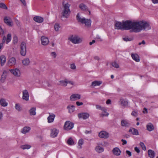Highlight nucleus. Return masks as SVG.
<instances>
[{
  "instance_id": "nucleus-1",
  "label": "nucleus",
  "mask_w": 158,
  "mask_h": 158,
  "mask_svg": "<svg viewBox=\"0 0 158 158\" xmlns=\"http://www.w3.org/2000/svg\"><path fill=\"white\" fill-rule=\"evenodd\" d=\"M136 22H132L130 20L123 21L122 23L118 22L115 23V29L122 30H128L131 29L132 31L134 32V29L136 28Z\"/></svg>"
},
{
  "instance_id": "nucleus-2",
  "label": "nucleus",
  "mask_w": 158,
  "mask_h": 158,
  "mask_svg": "<svg viewBox=\"0 0 158 158\" xmlns=\"http://www.w3.org/2000/svg\"><path fill=\"white\" fill-rule=\"evenodd\" d=\"M151 28V27L148 22L143 21L136 22V28L134 29V32H139L143 29L148 30Z\"/></svg>"
},
{
  "instance_id": "nucleus-3",
  "label": "nucleus",
  "mask_w": 158,
  "mask_h": 158,
  "mask_svg": "<svg viewBox=\"0 0 158 158\" xmlns=\"http://www.w3.org/2000/svg\"><path fill=\"white\" fill-rule=\"evenodd\" d=\"M70 5L67 3L63 5L64 9L62 13V15L64 17H68L70 13V10L69 8Z\"/></svg>"
},
{
  "instance_id": "nucleus-4",
  "label": "nucleus",
  "mask_w": 158,
  "mask_h": 158,
  "mask_svg": "<svg viewBox=\"0 0 158 158\" xmlns=\"http://www.w3.org/2000/svg\"><path fill=\"white\" fill-rule=\"evenodd\" d=\"M76 17L78 22H81L82 23L85 24L86 26H90L91 25L90 20L86 19L85 18H81L79 13L77 14Z\"/></svg>"
},
{
  "instance_id": "nucleus-5",
  "label": "nucleus",
  "mask_w": 158,
  "mask_h": 158,
  "mask_svg": "<svg viewBox=\"0 0 158 158\" xmlns=\"http://www.w3.org/2000/svg\"><path fill=\"white\" fill-rule=\"evenodd\" d=\"M69 40L73 43L74 44H79L82 41L81 39L76 35L71 36L69 37Z\"/></svg>"
},
{
  "instance_id": "nucleus-6",
  "label": "nucleus",
  "mask_w": 158,
  "mask_h": 158,
  "mask_svg": "<svg viewBox=\"0 0 158 158\" xmlns=\"http://www.w3.org/2000/svg\"><path fill=\"white\" fill-rule=\"evenodd\" d=\"M73 125L74 124L72 122L67 121L65 123L64 128L66 130H69L73 128Z\"/></svg>"
},
{
  "instance_id": "nucleus-7",
  "label": "nucleus",
  "mask_w": 158,
  "mask_h": 158,
  "mask_svg": "<svg viewBox=\"0 0 158 158\" xmlns=\"http://www.w3.org/2000/svg\"><path fill=\"white\" fill-rule=\"evenodd\" d=\"M26 44L24 42H22L20 45V54L22 56H25L26 54Z\"/></svg>"
},
{
  "instance_id": "nucleus-8",
  "label": "nucleus",
  "mask_w": 158,
  "mask_h": 158,
  "mask_svg": "<svg viewBox=\"0 0 158 158\" xmlns=\"http://www.w3.org/2000/svg\"><path fill=\"white\" fill-rule=\"evenodd\" d=\"M11 73L16 77H20L21 75V72L20 70L18 69H11L9 70Z\"/></svg>"
},
{
  "instance_id": "nucleus-9",
  "label": "nucleus",
  "mask_w": 158,
  "mask_h": 158,
  "mask_svg": "<svg viewBox=\"0 0 158 158\" xmlns=\"http://www.w3.org/2000/svg\"><path fill=\"white\" fill-rule=\"evenodd\" d=\"M22 99L26 101H28L29 95L27 90L26 89L23 90L22 92Z\"/></svg>"
},
{
  "instance_id": "nucleus-10",
  "label": "nucleus",
  "mask_w": 158,
  "mask_h": 158,
  "mask_svg": "<svg viewBox=\"0 0 158 158\" xmlns=\"http://www.w3.org/2000/svg\"><path fill=\"white\" fill-rule=\"evenodd\" d=\"M4 21L5 23L9 26L11 27L13 26V22L10 17L7 16L5 17L4 19Z\"/></svg>"
},
{
  "instance_id": "nucleus-11",
  "label": "nucleus",
  "mask_w": 158,
  "mask_h": 158,
  "mask_svg": "<svg viewBox=\"0 0 158 158\" xmlns=\"http://www.w3.org/2000/svg\"><path fill=\"white\" fill-rule=\"evenodd\" d=\"M89 116V114L87 113H82L78 114V117L79 118H82L84 119L88 118Z\"/></svg>"
},
{
  "instance_id": "nucleus-12",
  "label": "nucleus",
  "mask_w": 158,
  "mask_h": 158,
  "mask_svg": "<svg viewBox=\"0 0 158 158\" xmlns=\"http://www.w3.org/2000/svg\"><path fill=\"white\" fill-rule=\"evenodd\" d=\"M80 95L78 94H73L70 97V100L71 101H74L80 99Z\"/></svg>"
},
{
  "instance_id": "nucleus-13",
  "label": "nucleus",
  "mask_w": 158,
  "mask_h": 158,
  "mask_svg": "<svg viewBox=\"0 0 158 158\" xmlns=\"http://www.w3.org/2000/svg\"><path fill=\"white\" fill-rule=\"evenodd\" d=\"M98 135L100 138L105 139L108 138L109 136L108 133L104 131H101L99 133Z\"/></svg>"
},
{
  "instance_id": "nucleus-14",
  "label": "nucleus",
  "mask_w": 158,
  "mask_h": 158,
  "mask_svg": "<svg viewBox=\"0 0 158 158\" xmlns=\"http://www.w3.org/2000/svg\"><path fill=\"white\" fill-rule=\"evenodd\" d=\"M59 131L56 129L54 128L51 130V136L53 138L56 137L58 135Z\"/></svg>"
},
{
  "instance_id": "nucleus-15",
  "label": "nucleus",
  "mask_w": 158,
  "mask_h": 158,
  "mask_svg": "<svg viewBox=\"0 0 158 158\" xmlns=\"http://www.w3.org/2000/svg\"><path fill=\"white\" fill-rule=\"evenodd\" d=\"M49 115L48 117V122L49 123H52L56 117L55 114H53L49 113Z\"/></svg>"
},
{
  "instance_id": "nucleus-16",
  "label": "nucleus",
  "mask_w": 158,
  "mask_h": 158,
  "mask_svg": "<svg viewBox=\"0 0 158 158\" xmlns=\"http://www.w3.org/2000/svg\"><path fill=\"white\" fill-rule=\"evenodd\" d=\"M41 40L42 44L44 45L48 44L49 42L48 39L44 36L41 37Z\"/></svg>"
},
{
  "instance_id": "nucleus-17",
  "label": "nucleus",
  "mask_w": 158,
  "mask_h": 158,
  "mask_svg": "<svg viewBox=\"0 0 158 158\" xmlns=\"http://www.w3.org/2000/svg\"><path fill=\"white\" fill-rule=\"evenodd\" d=\"M16 59L14 57L11 58L8 62V64L9 66L15 65L16 63Z\"/></svg>"
},
{
  "instance_id": "nucleus-18",
  "label": "nucleus",
  "mask_w": 158,
  "mask_h": 158,
  "mask_svg": "<svg viewBox=\"0 0 158 158\" xmlns=\"http://www.w3.org/2000/svg\"><path fill=\"white\" fill-rule=\"evenodd\" d=\"M121 125L122 127H128L130 126V123L128 120L123 119L122 120Z\"/></svg>"
},
{
  "instance_id": "nucleus-19",
  "label": "nucleus",
  "mask_w": 158,
  "mask_h": 158,
  "mask_svg": "<svg viewBox=\"0 0 158 158\" xmlns=\"http://www.w3.org/2000/svg\"><path fill=\"white\" fill-rule=\"evenodd\" d=\"M131 56L132 58L133 59L135 60V61L138 62L140 60L139 57V55L137 54L134 53H131Z\"/></svg>"
},
{
  "instance_id": "nucleus-20",
  "label": "nucleus",
  "mask_w": 158,
  "mask_h": 158,
  "mask_svg": "<svg viewBox=\"0 0 158 158\" xmlns=\"http://www.w3.org/2000/svg\"><path fill=\"white\" fill-rule=\"evenodd\" d=\"M33 20L39 23H41L44 21V19L42 17L37 16H35L33 18Z\"/></svg>"
},
{
  "instance_id": "nucleus-21",
  "label": "nucleus",
  "mask_w": 158,
  "mask_h": 158,
  "mask_svg": "<svg viewBox=\"0 0 158 158\" xmlns=\"http://www.w3.org/2000/svg\"><path fill=\"white\" fill-rule=\"evenodd\" d=\"M112 152L114 155L117 156L120 155L121 153V151L117 147L114 148Z\"/></svg>"
},
{
  "instance_id": "nucleus-22",
  "label": "nucleus",
  "mask_w": 158,
  "mask_h": 158,
  "mask_svg": "<svg viewBox=\"0 0 158 158\" xmlns=\"http://www.w3.org/2000/svg\"><path fill=\"white\" fill-rule=\"evenodd\" d=\"M148 152L149 157L150 158H154V157L155 153L153 150L151 149L148 150Z\"/></svg>"
},
{
  "instance_id": "nucleus-23",
  "label": "nucleus",
  "mask_w": 158,
  "mask_h": 158,
  "mask_svg": "<svg viewBox=\"0 0 158 158\" xmlns=\"http://www.w3.org/2000/svg\"><path fill=\"white\" fill-rule=\"evenodd\" d=\"M22 62L23 65L25 66H27L29 64L30 61L28 58H27L23 60H22Z\"/></svg>"
},
{
  "instance_id": "nucleus-24",
  "label": "nucleus",
  "mask_w": 158,
  "mask_h": 158,
  "mask_svg": "<svg viewBox=\"0 0 158 158\" xmlns=\"http://www.w3.org/2000/svg\"><path fill=\"white\" fill-rule=\"evenodd\" d=\"M129 132H131L132 134L134 135H139L138 130L134 128H131L129 130Z\"/></svg>"
},
{
  "instance_id": "nucleus-25",
  "label": "nucleus",
  "mask_w": 158,
  "mask_h": 158,
  "mask_svg": "<svg viewBox=\"0 0 158 158\" xmlns=\"http://www.w3.org/2000/svg\"><path fill=\"white\" fill-rule=\"evenodd\" d=\"M29 112L30 115H35L36 114V108L32 107L29 110Z\"/></svg>"
},
{
  "instance_id": "nucleus-26",
  "label": "nucleus",
  "mask_w": 158,
  "mask_h": 158,
  "mask_svg": "<svg viewBox=\"0 0 158 158\" xmlns=\"http://www.w3.org/2000/svg\"><path fill=\"white\" fill-rule=\"evenodd\" d=\"M0 104L3 107H6L8 105V103L6 102V100L3 98H1L0 100Z\"/></svg>"
},
{
  "instance_id": "nucleus-27",
  "label": "nucleus",
  "mask_w": 158,
  "mask_h": 158,
  "mask_svg": "<svg viewBox=\"0 0 158 158\" xmlns=\"http://www.w3.org/2000/svg\"><path fill=\"white\" fill-rule=\"evenodd\" d=\"M147 129L149 131H151L154 129L153 125L151 123H148L146 126Z\"/></svg>"
},
{
  "instance_id": "nucleus-28",
  "label": "nucleus",
  "mask_w": 158,
  "mask_h": 158,
  "mask_svg": "<svg viewBox=\"0 0 158 158\" xmlns=\"http://www.w3.org/2000/svg\"><path fill=\"white\" fill-rule=\"evenodd\" d=\"M31 129L30 128L28 127H24L21 131V132L24 134H25L29 132Z\"/></svg>"
},
{
  "instance_id": "nucleus-29",
  "label": "nucleus",
  "mask_w": 158,
  "mask_h": 158,
  "mask_svg": "<svg viewBox=\"0 0 158 158\" xmlns=\"http://www.w3.org/2000/svg\"><path fill=\"white\" fill-rule=\"evenodd\" d=\"M0 60L2 66H3L6 61V58L4 56L2 55L0 57Z\"/></svg>"
},
{
  "instance_id": "nucleus-30",
  "label": "nucleus",
  "mask_w": 158,
  "mask_h": 158,
  "mask_svg": "<svg viewBox=\"0 0 158 158\" xmlns=\"http://www.w3.org/2000/svg\"><path fill=\"white\" fill-rule=\"evenodd\" d=\"M67 108L68 109L69 112L70 113L73 112L75 110V106L72 105L68 106Z\"/></svg>"
},
{
  "instance_id": "nucleus-31",
  "label": "nucleus",
  "mask_w": 158,
  "mask_h": 158,
  "mask_svg": "<svg viewBox=\"0 0 158 158\" xmlns=\"http://www.w3.org/2000/svg\"><path fill=\"white\" fill-rule=\"evenodd\" d=\"M80 9L86 11L88 10L87 6L83 3L81 4L79 6Z\"/></svg>"
},
{
  "instance_id": "nucleus-32",
  "label": "nucleus",
  "mask_w": 158,
  "mask_h": 158,
  "mask_svg": "<svg viewBox=\"0 0 158 158\" xmlns=\"http://www.w3.org/2000/svg\"><path fill=\"white\" fill-rule=\"evenodd\" d=\"M102 83V82L100 81H94L92 83V85L94 86L100 85Z\"/></svg>"
},
{
  "instance_id": "nucleus-33",
  "label": "nucleus",
  "mask_w": 158,
  "mask_h": 158,
  "mask_svg": "<svg viewBox=\"0 0 158 158\" xmlns=\"http://www.w3.org/2000/svg\"><path fill=\"white\" fill-rule=\"evenodd\" d=\"M96 151L98 153H101L104 151L103 148L100 146H98L95 148Z\"/></svg>"
},
{
  "instance_id": "nucleus-34",
  "label": "nucleus",
  "mask_w": 158,
  "mask_h": 158,
  "mask_svg": "<svg viewBox=\"0 0 158 158\" xmlns=\"http://www.w3.org/2000/svg\"><path fill=\"white\" fill-rule=\"evenodd\" d=\"M31 146L28 144H25L21 146L20 148L23 150L28 149L30 148Z\"/></svg>"
},
{
  "instance_id": "nucleus-35",
  "label": "nucleus",
  "mask_w": 158,
  "mask_h": 158,
  "mask_svg": "<svg viewBox=\"0 0 158 158\" xmlns=\"http://www.w3.org/2000/svg\"><path fill=\"white\" fill-rule=\"evenodd\" d=\"M74 141L72 138H70L67 141V143L69 145H73L74 144Z\"/></svg>"
},
{
  "instance_id": "nucleus-36",
  "label": "nucleus",
  "mask_w": 158,
  "mask_h": 158,
  "mask_svg": "<svg viewBox=\"0 0 158 158\" xmlns=\"http://www.w3.org/2000/svg\"><path fill=\"white\" fill-rule=\"evenodd\" d=\"M120 102L121 105L123 106L127 105L128 103L127 100L123 99H121L120 100Z\"/></svg>"
},
{
  "instance_id": "nucleus-37",
  "label": "nucleus",
  "mask_w": 158,
  "mask_h": 158,
  "mask_svg": "<svg viewBox=\"0 0 158 158\" xmlns=\"http://www.w3.org/2000/svg\"><path fill=\"white\" fill-rule=\"evenodd\" d=\"M11 37L10 34H8L7 36L6 43L8 44L11 40Z\"/></svg>"
},
{
  "instance_id": "nucleus-38",
  "label": "nucleus",
  "mask_w": 158,
  "mask_h": 158,
  "mask_svg": "<svg viewBox=\"0 0 158 158\" xmlns=\"http://www.w3.org/2000/svg\"><path fill=\"white\" fill-rule=\"evenodd\" d=\"M96 108L97 109L100 110H102L103 111H105L106 110V109L104 107H102L101 106L96 105Z\"/></svg>"
},
{
  "instance_id": "nucleus-39",
  "label": "nucleus",
  "mask_w": 158,
  "mask_h": 158,
  "mask_svg": "<svg viewBox=\"0 0 158 158\" xmlns=\"http://www.w3.org/2000/svg\"><path fill=\"white\" fill-rule=\"evenodd\" d=\"M107 110L105 111H102V113L100 114V116L102 117L104 116H107L109 115V113L106 112Z\"/></svg>"
},
{
  "instance_id": "nucleus-40",
  "label": "nucleus",
  "mask_w": 158,
  "mask_h": 158,
  "mask_svg": "<svg viewBox=\"0 0 158 158\" xmlns=\"http://www.w3.org/2000/svg\"><path fill=\"white\" fill-rule=\"evenodd\" d=\"M54 29L55 31H58L59 30V29L60 28V26L59 24L56 23L54 26Z\"/></svg>"
},
{
  "instance_id": "nucleus-41",
  "label": "nucleus",
  "mask_w": 158,
  "mask_h": 158,
  "mask_svg": "<svg viewBox=\"0 0 158 158\" xmlns=\"http://www.w3.org/2000/svg\"><path fill=\"white\" fill-rule=\"evenodd\" d=\"M84 143V140L82 139H80L78 142V148H81V145Z\"/></svg>"
},
{
  "instance_id": "nucleus-42",
  "label": "nucleus",
  "mask_w": 158,
  "mask_h": 158,
  "mask_svg": "<svg viewBox=\"0 0 158 158\" xmlns=\"http://www.w3.org/2000/svg\"><path fill=\"white\" fill-rule=\"evenodd\" d=\"M111 65L113 67L115 68H119L118 64L115 61L112 62Z\"/></svg>"
},
{
  "instance_id": "nucleus-43",
  "label": "nucleus",
  "mask_w": 158,
  "mask_h": 158,
  "mask_svg": "<svg viewBox=\"0 0 158 158\" xmlns=\"http://www.w3.org/2000/svg\"><path fill=\"white\" fill-rule=\"evenodd\" d=\"M7 72L6 70H4L3 72V73L1 77V80L2 81H4L6 78V74L7 73Z\"/></svg>"
},
{
  "instance_id": "nucleus-44",
  "label": "nucleus",
  "mask_w": 158,
  "mask_h": 158,
  "mask_svg": "<svg viewBox=\"0 0 158 158\" xmlns=\"http://www.w3.org/2000/svg\"><path fill=\"white\" fill-rule=\"evenodd\" d=\"M60 85L62 86H66L67 84V81H60Z\"/></svg>"
},
{
  "instance_id": "nucleus-45",
  "label": "nucleus",
  "mask_w": 158,
  "mask_h": 158,
  "mask_svg": "<svg viewBox=\"0 0 158 158\" xmlns=\"http://www.w3.org/2000/svg\"><path fill=\"white\" fill-rule=\"evenodd\" d=\"M0 8L6 10H7L8 9L6 5L3 3H0Z\"/></svg>"
},
{
  "instance_id": "nucleus-46",
  "label": "nucleus",
  "mask_w": 158,
  "mask_h": 158,
  "mask_svg": "<svg viewBox=\"0 0 158 158\" xmlns=\"http://www.w3.org/2000/svg\"><path fill=\"white\" fill-rule=\"evenodd\" d=\"M123 39L125 41H131L133 40V39L132 38H129L128 36H126L123 38Z\"/></svg>"
},
{
  "instance_id": "nucleus-47",
  "label": "nucleus",
  "mask_w": 158,
  "mask_h": 158,
  "mask_svg": "<svg viewBox=\"0 0 158 158\" xmlns=\"http://www.w3.org/2000/svg\"><path fill=\"white\" fill-rule=\"evenodd\" d=\"M15 109L19 111H21V108L19 105L18 104H16L15 106Z\"/></svg>"
},
{
  "instance_id": "nucleus-48",
  "label": "nucleus",
  "mask_w": 158,
  "mask_h": 158,
  "mask_svg": "<svg viewBox=\"0 0 158 158\" xmlns=\"http://www.w3.org/2000/svg\"><path fill=\"white\" fill-rule=\"evenodd\" d=\"M139 145L143 150L144 151H145L146 150V147L144 143L143 142H140Z\"/></svg>"
},
{
  "instance_id": "nucleus-49",
  "label": "nucleus",
  "mask_w": 158,
  "mask_h": 158,
  "mask_svg": "<svg viewBox=\"0 0 158 158\" xmlns=\"http://www.w3.org/2000/svg\"><path fill=\"white\" fill-rule=\"evenodd\" d=\"M18 38L16 36H15L13 38V42L14 44H16L18 42Z\"/></svg>"
},
{
  "instance_id": "nucleus-50",
  "label": "nucleus",
  "mask_w": 158,
  "mask_h": 158,
  "mask_svg": "<svg viewBox=\"0 0 158 158\" xmlns=\"http://www.w3.org/2000/svg\"><path fill=\"white\" fill-rule=\"evenodd\" d=\"M131 114L133 116L136 117L138 115V111H137L134 110L132 112Z\"/></svg>"
},
{
  "instance_id": "nucleus-51",
  "label": "nucleus",
  "mask_w": 158,
  "mask_h": 158,
  "mask_svg": "<svg viewBox=\"0 0 158 158\" xmlns=\"http://www.w3.org/2000/svg\"><path fill=\"white\" fill-rule=\"evenodd\" d=\"M51 56L53 58H55L56 56V54L55 52H52L50 54Z\"/></svg>"
},
{
  "instance_id": "nucleus-52",
  "label": "nucleus",
  "mask_w": 158,
  "mask_h": 158,
  "mask_svg": "<svg viewBox=\"0 0 158 158\" xmlns=\"http://www.w3.org/2000/svg\"><path fill=\"white\" fill-rule=\"evenodd\" d=\"M70 68L72 69H75L76 66L74 64H72L70 65Z\"/></svg>"
},
{
  "instance_id": "nucleus-53",
  "label": "nucleus",
  "mask_w": 158,
  "mask_h": 158,
  "mask_svg": "<svg viewBox=\"0 0 158 158\" xmlns=\"http://www.w3.org/2000/svg\"><path fill=\"white\" fill-rule=\"evenodd\" d=\"M135 151L138 153H139L140 152L139 148L137 147H135L134 148Z\"/></svg>"
},
{
  "instance_id": "nucleus-54",
  "label": "nucleus",
  "mask_w": 158,
  "mask_h": 158,
  "mask_svg": "<svg viewBox=\"0 0 158 158\" xmlns=\"http://www.w3.org/2000/svg\"><path fill=\"white\" fill-rule=\"evenodd\" d=\"M126 153L129 156H131V152L128 150H127L126 151Z\"/></svg>"
},
{
  "instance_id": "nucleus-55",
  "label": "nucleus",
  "mask_w": 158,
  "mask_h": 158,
  "mask_svg": "<svg viewBox=\"0 0 158 158\" xmlns=\"http://www.w3.org/2000/svg\"><path fill=\"white\" fill-rule=\"evenodd\" d=\"M67 82H68L67 84H69L72 85V86H71V87H72L73 86V85L74 84V82L73 81H67Z\"/></svg>"
},
{
  "instance_id": "nucleus-56",
  "label": "nucleus",
  "mask_w": 158,
  "mask_h": 158,
  "mask_svg": "<svg viewBox=\"0 0 158 158\" xmlns=\"http://www.w3.org/2000/svg\"><path fill=\"white\" fill-rule=\"evenodd\" d=\"M76 104L77 106H80L82 105L83 104V103L82 102H76Z\"/></svg>"
},
{
  "instance_id": "nucleus-57",
  "label": "nucleus",
  "mask_w": 158,
  "mask_h": 158,
  "mask_svg": "<svg viewBox=\"0 0 158 158\" xmlns=\"http://www.w3.org/2000/svg\"><path fill=\"white\" fill-rule=\"evenodd\" d=\"M121 141L123 142V145L126 144L127 143V142L125 140L122 139L121 140Z\"/></svg>"
},
{
  "instance_id": "nucleus-58",
  "label": "nucleus",
  "mask_w": 158,
  "mask_h": 158,
  "mask_svg": "<svg viewBox=\"0 0 158 158\" xmlns=\"http://www.w3.org/2000/svg\"><path fill=\"white\" fill-rule=\"evenodd\" d=\"M143 112V113H147L148 112L147 109L146 108H144Z\"/></svg>"
},
{
  "instance_id": "nucleus-59",
  "label": "nucleus",
  "mask_w": 158,
  "mask_h": 158,
  "mask_svg": "<svg viewBox=\"0 0 158 158\" xmlns=\"http://www.w3.org/2000/svg\"><path fill=\"white\" fill-rule=\"evenodd\" d=\"M94 59L95 60H98V61H99L100 60V59L99 56H95L94 57Z\"/></svg>"
},
{
  "instance_id": "nucleus-60",
  "label": "nucleus",
  "mask_w": 158,
  "mask_h": 158,
  "mask_svg": "<svg viewBox=\"0 0 158 158\" xmlns=\"http://www.w3.org/2000/svg\"><path fill=\"white\" fill-rule=\"evenodd\" d=\"M141 44H145V42L144 40H143L141 42H139V45H141Z\"/></svg>"
},
{
  "instance_id": "nucleus-61",
  "label": "nucleus",
  "mask_w": 158,
  "mask_h": 158,
  "mask_svg": "<svg viewBox=\"0 0 158 158\" xmlns=\"http://www.w3.org/2000/svg\"><path fill=\"white\" fill-rule=\"evenodd\" d=\"M20 1L22 2V3L24 5V6L26 5V2L25 0H20Z\"/></svg>"
},
{
  "instance_id": "nucleus-62",
  "label": "nucleus",
  "mask_w": 158,
  "mask_h": 158,
  "mask_svg": "<svg viewBox=\"0 0 158 158\" xmlns=\"http://www.w3.org/2000/svg\"><path fill=\"white\" fill-rule=\"evenodd\" d=\"M95 41L94 40H93L92 42H90L89 43V44L90 45H92L93 44L95 43Z\"/></svg>"
},
{
  "instance_id": "nucleus-63",
  "label": "nucleus",
  "mask_w": 158,
  "mask_h": 158,
  "mask_svg": "<svg viewBox=\"0 0 158 158\" xmlns=\"http://www.w3.org/2000/svg\"><path fill=\"white\" fill-rule=\"evenodd\" d=\"M6 40V37L5 36H4L3 38V40H2V43H3V44H4V43H5V42Z\"/></svg>"
},
{
  "instance_id": "nucleus-64",
  "label": "nucleus",
  "mask_w": 158,
  "mask_h": 158,
  "mask_svg": "<svg viewBox=\"0 0 158 158\" xmlns=\"http://www.w3.org/2000/svg\"><path fill=\"white\" fill-rule=\"evenodd\" d=\"M111 100H110V99H108L106 102V103L107 104H110L111 103Z\"/></svg>"
}]
</instances>
